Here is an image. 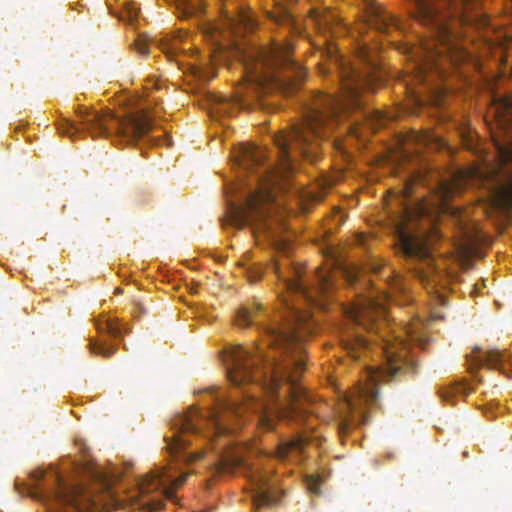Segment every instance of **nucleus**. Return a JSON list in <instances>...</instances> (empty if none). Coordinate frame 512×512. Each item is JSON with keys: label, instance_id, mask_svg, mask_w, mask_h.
<instances>
[{"label": "nucleus", "instance_id": "f257e3e1", "mask_svg": "<svg viewBox=\"0 0 512 512\" xmlns=\"http://www.w3.org/2000/svg\"><path fill=\"white\" fill-rule=\"evenodd\" d=\"M490 113L495 115L502 129L500 133L492 135L497 150L495 162L471 166L458 172L451 181L442 183L437 192L442 202L440 212L445 211L446 199L453 196L461 188V182L468 178H497L498 186L489 197L490 206L507 213L512 211V97L495 100Z\"/></svg>", "mask_w": 512, "mask_h": 512}, {"label": "nucleus", "instance_id": "f03ea898", "mask_svg": "<svg viewBox=\"0 0 512 512\" xmlns=\"http://www.w3.org/2000/svg\"><path fill=\"white\" fill-rule=\"evenodd\" d=\"M176 470L172 467H162L154 470L150 474L143 476L137 487V494L130 495L126 501L138 512H154L162 508L161 503L153 505L147 500H138V494L145 495L158 489L168 499H172L173 493L180 488L187 478V474H181L176 477Z\"/></svg>", "mask_w": 512, "mask_h": 512}, {"label": "nucleus", "instance_id": "7ed1b4c3", "mask_svg": "<svg viewBox=\"0 0 512 512\" xmlns=\"http://www.w3.org/2000/svg\"><path fill=\"white\" fill-rule=\"evenodd\" d=\"M426 213H429V205L423 201L418 204L415 211L405 210L397 228L400 249L407 256L426 257L429 254L432 239L437 235L436 228H432L428 234L424 235L415 231V227L410 223L412 219Z\"/></svg>", "mask_w": 512, "mask_h": 512}, {"label": "nucleus", "instance_id": "20e7f679", "mask_svg": "<svg viewBox=\"0 0 512 512\" xmlns=\"http://www.w3.org/2000/svg\"><path fill=\"white\" fill-rule=\"evenodd\" d=\"M400 345H402V341H398L397 343H386L383 346L387 360V370L384 371L380 368L370 370L366 383L361 384L358 388V394L360 397L366 400L375 398L377 395L376 384L388 375H396V372L399 369V366L395 364L397 361L396 350Z\"/></svg>", "mask_w": 512, "mask_h": 512}, {"label": "nucleus", "instance_id": "39448f33", "mask_svg": "<svg viewBox=\"0 0 512 512\" xmlns=\"http://www.w3.org/2000/svg\"><path fill=\"white\" fill-rule=\"evenodd\" d=\"M272 181L274 179L262 180L259 183L258 190L250 196L242 215L244 223H250L252 221V214L260 210L263 205L272 201L273 194L270 191Z\"/></svg>", "mask_w": 512, "mask_h": 512}, {"label": "nucleus", "instance_id": "423d86ee", "mask_svg": "<svg viewBox=\"0 0 512 512\" xmlns=\"http://www.w3.org/2000/svg\"><path fill=\"white\" fill-rule=\"evenodd\" d=\"M482 241V237L475 232L474 235L467 234L465 241L457 248V258L463 267L468 265V261L472 257L478 256V244Z\"/></svg>", "mask_w": 512, "mask_h": 512}, {"label": "nucleus", "instance_id": "0eeeda50", "mask_svg": "<svg viewBox=\"0 0 512 512\" xmlns=\"http://www.w3.org/2000/svg\"><path fill=\"white\" fill-rule=\"evenodd\" d=\"M244 350L241 346H237L231 349L230 356L235 361L234 367L228 370V379L235 385H240L244 382L246 377V371L243 370L237 361L242 357Z\"/></svg>", "mask_w": 512, "mask_h": 512}, {"label": "nucleus", "instance_id": "6e6552de", "mask_svg": "<svg viewBox=\"0 0 512 512\" xmlns=\"http://www.w3.org/2000/svg\"><path fill=\"white\" fill-rule=\"evenodd\" d=\"M302 449V440L295 439L286 443L279 445L276 456L278 458L286 457L292 451H300Z\"/></svg>", "mask_w": 512, "mask_h": 512}, {"label": "nucleus", "instance_id": "1a4fd4ad", "mask_svg": "<svg viewBox=\"0 0 512 512\" xmlns=\"http://www.w3.org/2000/svg\"><path fill=\"white\" fill-rule=\"evenodd\" d=\"M460 137L462 140V144L469 150H473L475 148V143L477 141V136L475 131L470 127L466 126L461 129Z\"/></svg>", "mask_w": 512, "mask_h": 512}, {"label": "nucleus", "instance_id": "9d476101", "mask_svg": "<svg viewBox=\"0 0 512 512\" xmlns=\"http://www.w3.org/2000/svg\"><path fill=\"white\" fill-rule=\"evenodd\" d=\"M272 502H274V498L269 490H259L254 497V505L257 508L269 505Z\"/></svg>", "mask_w": 512, "mask_h": 512}, {"label": "nucleus", "instance_id": "9b49d317", "mask_svg": "<svg viewBox=\"0 0 512 512\" xmlns=\"http://www.w3.org/2000/svg\"><path fill=\"white\" fill-rule=\"evenodd\" d=\"M387 302H388V296L385 293H382L377 298L370 300L369 307L371 309L383 310L384 305Z\"/></svg>", "mask_w": 512, "mask_h": 512}, {"label": "nucleus", "instance_id": "f8f14e48", "mask_svg": "<svg viewBox=\"0 0 512 512\" xmlns=\"http://www.w3.org/2000/svg\"><path fill=\"white\" fill-rule=\"evenodd\" d=\"M259 425L264 430H271L274 427V416L269 414L268 412H265L261 418Z\"/></svg>", "mask_w": 512, "mask_h": 512}, {"label": "nucleus", "instance_id": "ddd939ff", "mask_svg": "<svg viewBox=\"0 0 512 512\" xmlns=\"http://www.w3.org/2000/svg\"><path fill=\"white\" fill-rule=\"evenodd\" d=\"M251 313L247 309H242L238 312L236 322L239 326H246L250 323Z\"/></svg>", "mask_w": 512, "mask_h": 512}, {"label": "nucleus", "instance_id": "4468645a", "mask_svg": "<svg viewBox=\"0 0 512 512\" xmlns=\"http://www.w3.org/2000/svg\"><path fill=\"white\" fill-rule=\"evenodd\" d=\"M320 483V477L319 476H308L307 477V488L311 493L318 494L319 488L318 485Z\"/></svg>", "mask_w": 512, "mask_h": 512}, {"label": "nucleus", "instance_id": "2eb2a0df", "mask_svg": "<svg viewBox=\"0 0 512 512\" xmlns=\"http://www.w3.org/2000/svg\"><path fill=\"white\" fill-rule=\"evenodd\" d=\"M303 369H304V362H303V360H299V361L296 363L294 373L289 374V375L287 376V381L293 385V384L297 381V379H298V377H299V375H300V372H301Z\"/></svg>", "mask_w": 512, "mask_h": 512}, {"label": "nucleus", "instance_id": "dca6fc26", "mask_svg": "<svg viewBox=\"0 0 512 512\" xmlns=\"http://www.w3.org/2000/svg\"><path fill=\"white\" fill-rule=\"evenodd\" d=\"M133 125V134L134 136L136 137H140L142 135H144L147 131H148V125L145 124V123H140V122H137V121H134L132 123Z\"/></svg>", "mask_w": 512, "mask_h": 512}, {"label": "nucleus", "instance_id": "f3484780", "mask_svg": "<svg viewBox=\"0 0 512 512\" xmlns=\"http://www.w3.org/2000/svg\"><path fill=\"white\" fill-rule=\"evenodd\" d=\"M503 355L499 351H490L488 354V362L491 366L495 365Z\"/></svg>", "mask_w": 512, "mask_h": 512}, {"label": "nucleus", "instance_id": "a211bd4d", "mask_svg": "<svg viewBox=\"0 0 512 512\" xmlns=\"http://www.w3.org/2000/svg\"><path fill=\"white\" fill-rule=\"evenodd\" d=\"M168 449L170 450L171 453H177L180 451L181 449V444L179 442L178 439L174 440L173 442H171L169 445H168Z\"/></svg>", "mask_w": 512, "mask_h": 512}, {"label": "nucleus", "instance_id": "6ab92c4d", "mask_svg": "<svg viewBox=\"0 0 512 512\" xmlns=\"http://www.w3.org/2000/svg\"><path fill=\"white\" fill-rule=\"evenodd\" d=\"M242 151H243V154L245 155V157L247 158H252L253 157V147L250 146V145H243L241 147Z\"/></svg>", "mask_w": 512, "mask_h": 512}, {"label": "nucleus", "instance_id": "aec40b11", "mask_svg": "<svg viewBox=\"0 0 512 512\" xmlns=\"http://www.w3.org/2000/svg\"><path fill=\"white\" fill-rule=\"evenodd\" d=\"M287 286L291 290H301L302 286L297 280H292L287 282Z\"/></svg>", "mask_w": 512, "mask_h": 512}, {"label": "nucleus", "instance_id": "412c9836", "mask_svg": "<svg viewBox=\"0 0 512 512\" xmlns=\"http://www.w3.org/2000/svg\"><path fill=\"white\" fill-rule=\"evenodd\" d=\"M305 197L311 201H321L323 199V195L314 194L312 192H307Z\"/></svg>", "mask_w": 512, "mask_h": 512}, {"label": "nucleus", "instance_id": "4be33fe9", "mask_svg": "<svg viewBox=\"0 0 512 512\" xmlns=\"http://www.w3.org/2000/svg\"><path fill=\"white\" fill-rule=\"evenodd\" d=\"M280 378L276 375L273 376L271 380L270 389L274 390L279 386Z\"/></svg>", "mask_w": 512, "mask_h": 512}, {"label": "nucleus", "instance_id": "5701e85b", "mask_svg": "<svg viewBox=\"0 0 512 512\" xmlns=\"http://www.w3.org/2000/svg\"><path fill=\"white\" fill-rule=\"evenodd\" d=\"M300 393H301L300 389L298 387L293 386L292 391H291V398L292 399L297 398L300 395Z\"/></svg>", "mask_w": 512, "mask_h": 512}, {"label": "nucleus", "instance_id": "b1692460", "mask_svg": "<svg viewBox=\"0 0 512 512\" xmlns=\"http://www.w3.org/2000/svg\"><path fill=\"white\" fill-rule=\"evenodd\" d=\"M203 457V452H199L197 454H193L190 456L189 461H196Z\"/></svg>", "mask_w": 512, "mask_h": 512}, {"label": "nucleus", "instance_id": "393cba45", "mask_svg": "<svg viewBox=\"0 0 512 512\" xmlns=\"http://www.w3.org/2000/svg\"><path fill=\"white\" fill-rule=\"evenodd\" d=\"M345 402L349 409H351L354 406V402L350 396H345Z\"/></svg>", "mask_w": 512, "mask_h": 512}, {"label": "nucleus", "instance_id": "a878e982", "mask_svg": "<svg viewBox=\"0 0 512 512\" xmlns=\"http://www.w3.org/2000/svg\"><path fill=\"white\" fill-rule=\"evenodd\" d=\"M295 88H296V84H292L291 86L285 87L284 90L286 93H291L295 90Z\"/></svg>", "mask_w": 512, "mask_h": 512}, {"label": "nucleus", "instance_id": "bb28decb", "mask_svg": "<svg viewBox=\"0 0 512 512\" xmlns=\"http://www.w3.org/2000/svg\"><path fill=\"white\" fill-rule=\"evenodd\" d=\"M318 276H319V278H320V280H321V284H322V285H324V283H325L326 279H325V277L321 274L320 270L318 271Z\"/></svg>", "mask_w": 512, "mask_h": 512}, {"label": "nucleus", "instance_id": "cd10ccee", "mask_svg": "<svg viewBox=\"0 0 512 512\" xmlns=\"http://www.w3.org/2000/svg\"><path fill=\"white\" fill-rule=\"evenodd\" d=\"M278 417H280V418H287V417H290V414L285 411V412H281Z\"/></svg>", "mask_w": 512, "mask_h": 512}, {"label": "nucleus", "instance_id": "c85d7f7f", "mask_svg": "<svg viewBox=\"0 0 512 512\" xmlns=\"http://www.w3.org/2000/svg\"><path fill=\"white\" fill-rule=\"evenodd\" d=\"M289 51H290V47H289V46H286V47L283 49V53H284L285 55H287V54L289 53Z\"/></svg>", "mask_w": 512, "mask_h": 512}, {"label": "nucleus", "instance_id": "c756f323", "mask_svg": "<svg viewBox=\"0 0 512 512\" xmlns=\"http://www.w3.org/2000/svg\"><path fill=\"white\" fill-rule=\"evenodd\" d=\"M407 333L409 334V336H410V338H411V339H414V337H415V336H414L413 331H412L411 329H409V330L407 331Z\"/></svg>", "mask_w": 512, "mask_h": 512}, {"label": "nucleus", "instance_id": "7c9ffc66", "mask_svg": "<svg viewBox=\"0 0 512 512\" xmlns=\"http://www.w3.org/2000/svg\"><path fill=\"white\" fill-rule=\"evenodd\" d=\"M361 317H362V316H354L355 320H356V321H358V322H360V323L362 322Z\"/></svg>", "mask_w": 512, "mask_h": 512}, {"label": "nucleus", "instance_id": "2f4dec72", "mask_svg": "<svg viewBox=\"0 0 512 512\" xmlns=\"http://www.w3.org/2000/svg\"><path fill=\"white\" fill-rule=\"evenodd\" d=\"M300 74H301V76L305 75V71L302 68L300 69Z\"/></svg>", "mask_w": 512, "mask_h": 512}, {"label": "nucleus", "instance_id": "473e14b6", "mask_svg": "<svg viewBox=\"0 0 512 512\" xmlns=\"http://www.w3.org/2000/svg\"><path fill=\"white\" fill-rule=\"evenodd\" d=\"M285 337L282 333L279 334V339H277V341H280L281 338Z\"/></svg>", "mask_w": 512, "mask_h": 512}, {"label": "nucleus", "instance_id": "72a5a7b5", "mask_svg": "<svg viewBox=\"0 0 512 512\" xmlns=\"http://www.w3.org/2000/svg\"><path fill=\"white\" fill-rule=\"evenodd\" d=\"M98 352H101V348H99L98 350H95V353H98Z\"/></svg>", "mask_w": 512, "mask_h": 512}]
</instances>
